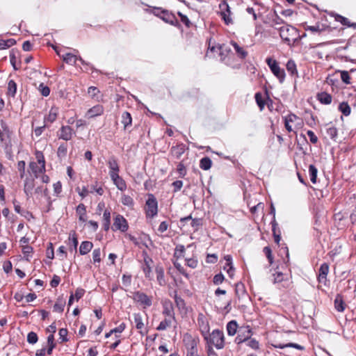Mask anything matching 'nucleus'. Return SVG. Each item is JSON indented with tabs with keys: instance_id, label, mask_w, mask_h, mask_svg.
<instances>
[{
	"instance_id": "nucleus-1",
	"label": "nucleus",
	"mask_w": 356,
	"mask_h": 356,
	"mask_svg": "<svg viewBox=\"0 0 356 356\" xmlns=\"http://www.w3.org/2000/svg\"><path fill=\"white\" fill-rule=\"evenodd\" d=\"M280 36L282 41L289 45L294 44L300 39L298 30L291 25H285L280 30Z\"/></svg>"
},
{
	"instance_id": "nucleus-2",
	"label": "nucleus",
	"mask_w": 356,
	"mask_h": 356,
	"mask_svg": "<svg viewBox=\"0 0 356 356\" xmlns=\"http://www.w3.org/2000/svg\"><path fill=\"white\" fill-rule=\"evenodd\" d=\"M35 157L37 162L31 161L29 163V172L33 174L34 178H38L41 174L44 173L45 168V159L42 152L36 151Z\"/></svg>"
},
{
	"instance_id": "nucleus-3",
	"label": "nucleus",
	"mask_w": 356,
	"mask_h": 356,
	"mask_svg": "<svg viewBox=\"0 0 356 356\" xmlns=\"http://www.w3.org/2000/svg\"><path fill=\"white\" fill-rule=\"evenodd\" d=\"M204 340L209 345L214 346L217 349H222L225 346V337L223 332L220 330H214L209 333Z\"/></svg>"
},
{
	"instance_id": "nucleus-4",
	"label": "nucleus",
	"mask_w": 356,
	"mask_h": 356,
	"mask_svg": "<svg viewBox=\"0 0 356 356\" xmlns=\"http://www.w3.org/2000/svg\"><path fill=\"white\" fill-rule=\"evenodd\" d=\"M158 213V202L152 194L148 195L145 204V213L147 218H154Z\"/></svg>"
},
{
	"instance_id": "nucleus-5",
	"label": "nucleus",
	"mask_w": 356,
	"mask_h": 356,
	"mask_svg": "<svg viewBox=\"0 0 356 356\" xmlns=\"http://www.w3.org/2000/svg\"><path fill=\"white\" fill-rule=\"evenodd\" d=\"M131 298L134 302L139 303L144 309L152 305V298L140 291H134Z\"/></svg>"
},
{
	"instance_id": "nucleus-6",
	"label": "nucleus",
	"mask_w": 356,
	"mask_h": 356,
	"mask_svg": "<svg viewBox=\"0 0 356 356\" xmlns=\"http://www.w3.org/2000/svg\"><path fill=\"white\" fill-rule=\"evenodd\" d=\"M268 67L272 73L278 79L280 83L285 79L284 70L280 66V63L271 58H268Z\"/></svg>"
},
{
	"instance_id": "nucleus-7",
	"label": "nucleus",
	"mask_w": 356,
	"mask_h": 356,
	"mask_svg": "<svg viewBox=\"0 0 356 356\" xmlns=\"http://www.w3.org/2000/svg\"><path fill=\"white\" fill-rule=\"evenodd\" d=\"M184 342L186 348V356H197V341L191 335L186 334L184 337Z\"/></svg>"
},
{
	"instance_id": "nucleus-8",
	"label": "nucleus",
	"mask_w": 356,
	"mask_h": 356,
	"mask_svg": "<svg viewBox=\"0 0 356 356\" xmlns=\"http://www.w3.org/2000/svg\"><path fill=\"white\" fill-rule=\"evenodd\" d=\"M197 325L202 337L206 338V336L209 333L210 327L207 318L202 313L198 314Z\"/></svg>"
},
{
	"instance_id": "nucleus-9",
	"label": "nucleus",
	"mask_w": 356,
	"mask_h": 356,
	"mask_svg": "<svg viewBox=\"0 0 356 356\" xmlns=\"http://www.w3.org/2000/svg\"><path fill=\"white\" fill-rule=\"evenodd\" d=\"M252 331L250 326L241 327L238 330V335L235 339V342L238 344L246 342L250 339Z\"/></svg>"
},
{
	"instance_id": "nucleus-10",
	"label": "nucleus",
	"mask_w": 356,
	"mask_h": 356,
	"mask_svg": "<svg viewBox=\"0 0 356 356\" xmlns=\"http://www.w3.org/2000/svg\"><path fill=\"white\" fill-rule=\"evenodd\" d=\"M129 229V225L127 220L124 218L123 216L118 214L114 218V222L113 225V229L120 230L122 232H125Z\"/></svg>"
},
{
	"instance_id": "nucleus-11",
	"label": "nucleus",
	"mask_w": 356,
	"mask_h": 356,
	"mask_svg": "<svg viewBox=\"0 0 356 356\" xmlns=\"http://www.w3.org/2000/svg\"><path fill=\"white\" fill-rule=\"evenodd\" d=\"M220 10V15L227 25L232 23V19L230 17L231 11L228 3L226 1H222L219 4Z\"/></svg>"
},
{
	"instance_id": "nucleus-12",
	"label": "nucleus",
	"mask_w": 356,
	"mask_h": 356,
	"mask_svg": "<svg viewBox=\"0 0 356 356\" xmlns=\"http://www.w3.org/2000/svg\"><path fill=\"white\" fill-rule=\"evenodd\" d=\"M58 54L63 58V61L70 65H75L77 60H79L82 65H87L86 61L81 57H77L76 56L67 53L64 55L60 56L58 53Z\"/></svg>"
},
{
	"instance_id": "nucleus-13",
	"label": "nucleus",
	"mask_w": 356,
	"mask_h": 356,
	"mask_svg": "<svg viewBox=\"0 0 356 356\" xmlns=\"http://www.w3.org/2000/svg\"><path fill=\"white\" fill-rule=\"evenodd\" d=\"M270 210H271L270 213L273 214V220L271 222L273 234L274 236L275 242L277 244H279L280 239H281V236H280L281 233H280V229H277V223L276 222L275 219V207H273V204H271V205H270Z\"/></svg>"
},
{
	"instance_id": "nucleus-14",
	"label": "nucleus",
	"mask_w": 356,
	"mask_h": 356,
	"mask_svg": "<svg viewBox=\"0 0 356 356\" xmlns=\"http://www.w3.org/2000/svg\"><path fill=\"white\" fill-rule=\"evenodd\" d=\"M161 19L163 20L165 22L173 26H177L179 24L176 16L173 13L169 12L167 10H163Z\"/></svg>"
},
{
	"instance_id": "nucleus-15",
	"label": "nucleus",
	"mask_w": 356,
	"mask_h": 356,
	"mask_svg": "<svg viewBox=\"0 0 356 356\" xmlns=\"http://www.w3.org/2000/svg\"><path fill=\"white\" fill-rule=\"evenodd\" d=\"M104 108L102 105L97 104L90 109L86 113V117L88 118H93L100 116L104 113Z\"/></svg>"
},
{
	"instance_id": "nucleus-16",
	"label": "nucleus",
	"mask_w": 356,
	"mask_h": 356,
	"mask_svg": "<svg viewBox=\"0 0 356 356\" xmlns=\"http://www.w3.org/2000/svg\"><path fill=\"white\" fill-rule=\"evenodd\" d=\"M134 320L135 326L136 329L139 330V333L142 335L146 334L147 330L145 328L141 314L140 313L134 314Z\"/></svg>"
},
{
	"instance_id": "nucleus-17",
	"label": "nucleus",
	"mask_w": 356,
	"mask_h": 356,
	"mask_svg": "<svg viewBox=\"0 0 356 356\" xmlns=\"http://www.w3.org/2000/svg\"><path fill=\"white\" fill-rule=\"evenodd\" d=\"M235 294L239 300L249 299L245 285L241 282H238L235 284Z\"/></svg>"
},
{
	"instance_id": "nucleus-18",
	"label": "nucleus",
	"mask_w": 356,
	"mask_h": 356,
	"mask_svg": "<svg viewBox=\"0 0 356 356\" xmlns=\"http://www.w3.org/2000/svg\"><path fill=\"white\" fill-rule=\"evenodd\" d=\"M108 167L109 168V175L118 174L120 172V167L118 163V159L115 156H112L109 157L107 161Z\"/></svg>"
},
{
	"instance_id": "nucleus-19",
	"label": "nucleus",
	"mask_w": 356,
	"mask_h": 356,
	"mask_svg": "<svg viewBox=\"0 0 356 356\" xmlns=\"http://www.w3.org/2000/svg\"><path fill=\"white\" fill-rule=\"evenodd\" d=\"M162 314L165 316L172 318L174 321H176L174 308L171 301L165 302L163 305Z\"/></svg>"
},
{
	"instance_id": "nucleus-20",
	"label": "nucleus",
	"mask_w": 356,
	"mask_h": 356,
	"mask_svg": "<svg viewBox=\"0 0 356 356\" xmlns=\"http://www.w3.org/2000/svg\"><path fill=\"white\" fill-rule=\"evenodd\" d=\"M73 130L70 126H62L58 134V138L70 140L72 138Z\"/></svg>"
},
{
	"instance_id": "nucleus-21",
	"label": "nucleus",
	"mask_w": 356,
	"mask_h": 356,
	"mask_svg": "<svg viewBox=\"0 0 356 356\" xmlns=\"http://www.w3.org/2000/svg\"><path fill=\"white\" fill-rule=\"evenodd\" d=\"M110 177L118 190L124 191L127 189V184L125 181L119 175V173L116 175H111Z\"/></svg>"
},
{
	"instance_id": "nucleus-22",
	"label": "nucleus",
	"mask_w": 356,
	"mask_h": 356,
	"mask_svg": "<svg viewBox=\"0 0 356 356\" xmlns=\"http://www.w3.org/2000/svg\"><path fill=\"white\" fill-rule=\"evenodd\" d=\"M187 149L186 146L183 143H179L175 146H172L170 149V154L176 159H179Z\"/></svg>"
},
{
	"instance_id": "nucleus-23",
	"label": "nucleus",
	"mask_w": 356,
	"mask_h": 356,
	"mask_svg": "<svg viewBox=\"0 0 356 356\" xmlns=\"http://www.w3.org/2000/svg\"><path fill=\"white\" fill-rule=\"evenodd\" d=\"M35 186V178L27 177L24 179V191L26 196L32 195L33 189Z\"/></svg>"
},
{
	"instance_id": "nucleus-24",
	"label": "nucleus",
	"mask_w": 356,
	"mask_h": 356,
	"mask_svg": "<svg viewBox=\"0 0 356 356\" xmlns=\"http://www.w3.org/2000/svg\"><path fill=\"white\" fill-rule=\"evenodd\" d=\"M329 273V265L327 263L323 264L318 270V280L321 283L325 284L327 282V275Z\"/></svg>"
},
{
	"instance_id": "nucleus-25",
	"label": "nucleus",
	"mask_w": 356,
	"mask_h": 356,
	"mask_svg": "<svg viewBox=\"0 0 356 356\" xmlns=\"http://www.w3.org/2000/svg\"><path fill=\"white\" fill-rule=\"evenodd\" d=\"M152 262V259L148 256H146L144 258V265L143 266V270L145 273V277L149 280L152 279V268L150 266V264Z\"/></svg>"
},
{
	"instance_id": "nucleus-26",
	"label": "nucleus",
	"mask_w": 356,
	"mask_h": 356,
	"mask_svg": "<svg viewBox=\"0 0 356 356\" xmlns=\"http://www.w3.org/2000/svg\"><path fill=\"white\" fill-rule=\"evenodd\" d=\"M288 25L286 24L282 19L279 17L276 16L275 19H273L270 22V27L278 31L279 34L280 33V30L282 29L284 26Z\"/></svg>"
},
{
	"instance_id": "nucleus-27",
	"label": "nucleus",
	"mask_w": 356,
	"mask_h": 356,
	"mask_svg": "<svg viewBox=\"0 0 356 356\" xmlns=\"http://www.w3.org/2000/svg\"><path fill=\"white\" fill-rule=\"evenodd\" d=\"M332 15L334 17L335 20L340 22L341 24L347 26L348 27L356 28V23H351L348 18L339 14H333Z\"/></svg>"
},
{
	"instance_id": "nucleus-28",
	"label": "nucleus",
	"mask_w": 356,
	"mask_h": 356,
	"mask_svg": "<svg viewBox=\"0 0 356 356\" xmlns=\"http://www.w3.org/2000/svg\"><path fill=\"white\" fill-rule=\"evenodd\" d=\"M156 274V279L160 286H164L165 284V280L164 277V269L161 266H157L155 268Z\"/></svg>"
},
{
	"instance_id": "nucleus-29",
	"label": "nucleus",
	"mask_w": 356,
	"mask_h": 356,
	"mask_svg": "<svg viewBox=\"0 0 356 356\" xmlns=\"http://www.w3.org/2000/svg\"><path fill=\"white\" fill-rule=\"evenodd\" d=\"M122 124L124 125V129H127L132 124V118L130 113L124 111L122 113Z\"/></svg>"
},
{
	"instance_id": "nucleus-30",
	"label": "nucleus",
	"mask_w": 356,
	"mask_h": 356,
	"mask_svg": "<svg viewBox=\"0 0 356 356\" xmlns=\"http://www.w3.org/2000/svg\"><path fill=\"white\" fill-rule=\"evenodd\" d=\"M93 244L90 241H83L79 247V252L81 255L88 254L92 250Z\"/></svg>"
},
{
	"instance_id": "nucleus-31",
	"label": "nucleus",
	"mask_w": 356,
	"mask_h": 356,
	"mask_svg": "<svg viewBox=\"0 0 356 356\" xmlns=\"http://www.w3.org/2000/svg\"><path fill=\"white\" fill-rule=\"evenodd\" d=\"M286 68L288 72L290 73L291 76H298L296 64L294 60L291 59L288 60L286 65Z\"/></svg>"
},
{
	"instance_id": "nucleus-32",
	"label": "nucleus",
	"mask_w": 356,
	"mask_h": 356,
	"mask_svg": "<svg viewBox=\"0 0 356 356\" xmlns=\"http://www.w3.org/2000/svg\"><path fill=\"white\" fill-rule=\"evenodd\" d=\"M69 250L71 252L76 251L78 245V239L75 232L70 234L69 236Z\"/></svg>"
},
{
	"instance_id": "nucleus-33",
	"label": "nucleus",
	"mask_w": 356,
	"mask_h": 356,
	"mask_svg": "<svg viewBox=\"0 0 356 356\" xmlns=\"http://www.w3.org/2000/svg\"><path fill=\"white\" fill-rule=\"evenodd\" d=\"M22 252L24 254V258L29 261L33 256V248L28 245H22Z\"/></svg>"
},
{
	"instance_id": "nucleus-34",
	"label": "nucleus",
	"mask_w": 356,
	"mask_h": 356,
	"mask_svg": "<svg viewBox=\"0 0 356 356\" xmlns=\"http://www.w3.org/2000/svg\"><path fill=\"white\" fill-rule=\"evenodd\" d=\"M65 305V300L62 297H59L54 305L53 311L55 312L61 313L64 310Z\"/></svg>"
},
{
	"instance_id": "nucleus-35",
	"label": "nucleus",
	"mask_w": 356,
	"mask_h": 356,
	"mask_svg": "<svg viewBox=\"0 0 356 356\" xmlns=\"http://www.w3.org/2000/svg\"><path fill=\"white\" fill-rule=\"evenodd\" d=\"M103 228L105 231H108L111 225V212L106 209L103 214Z\"/></svg>"
},
{
	"instance_id": "nucleus-36",
	"label": "nucleus",
	"mask_w": 356,
	"mask_h": 356,
	"mask_svg": "<svg viewBox=\"0 0 356 356\" xmlns=\"http://www.w3.org/2000/svg\"><path fill=\"white\" fill-rule=\"evenodd\" d=\"M318 101L324 104H330L332 102V96L327 92H321L317 95Z\"/></svg>"
},
{
	"instance_id": "nucleus-37",
	"label": "nucleus",
	"mask_w": 356,
	"mask_h": 356,
	"mask_svg": "<svg viewBox=\"0 0 356 356\" xmlns=\"http://www.w3.org/2000/svg\"><path fill=\"white\" fill-rule=\"evenodd\" d=\"M226 328L228 335L234 336L237 332L238 324L236 321H231L227 324Z\"/></svg>"
},
{
	"instance_id": "nucleus-38",
	"label": "nucleus",
	"mask_w": 356,
	"mask_h": 356,
	"mask_svg": "<svg viewBox=\"0 0 356 356\" xmlns=\"http://www.w3.org/2000/svg\"><path fill=\"white\" fill-rule=\"evenodd\" d=\"M334 307L338 312H343L345 309V303L340 294H337L334 300Z\"/></svg>"
},
{
	"instance_id": "nucleus-39",
	"label": "nucleus",
	"mask_w": 356,
	"mask_h": 356,
	"mask_svg": "<svg viewBox=\"0 0 356 356\" xmlns=\"http://www.w3.org/2000/svg\"><path fill=\"white\" fill-rule=\"evenodd\" d=\"M76 213L79 215V220L82 222L86 221V209L83 204H79L76 207Z\"/></svg>"
},
{
	"instance_id": "nucleus-40",
	"label": "nucleus",
	"mask_w": 356,
	"mask_h": 356,
	"mask_svg": "<svg viewBox=\"0 0 356 356\" xmlns=\"http://www.w3.org/2000/svg\"><path fill=\"white\" fill-rule=\"evenodd\" d=\"M212 161L209 157L205 156L200 161V168L204 170H208L211 168Z\"/></svg>"
},
{
	"instance_id": "nucleus-41",
	"label": "nucleus",
	"mask_w": 356,
	"mask_h": 356,
	"mask_svg": "<svg viewBox=\"0 0 356 356\" xmlns=\"http://www.w3.org/2000/svg\"><path fill=\"white\" fill-rule=\"evenodd\" d=\"M174 321L172 318L165 317L159 325L157 326L156 330L159 331H163L166 330L168 327H170L172 324V322Z\"/></svg>"
},
{
	"instance_id": "nucleus-42",
	"label": "nucleus",
	"mask_w": 356,
	"mask_h": 356,
	"mask_svg": "<svg viewBox=\"0 0 356 356\" xmlns=\"http://www.w3.org/2000/svg\"><path fill=\"white\" fill-rule=\"evenodd\" d=\"M16 43L15 40L10 38L8 40H0V50L8 49Z\"/></svg>"
},
{
	"instance_id": "nucleus-43",
	"label": "nucleus",
	"mask_w": 356,
	"mask_h": 356,
	"mask_svg": "<svg viewBox=\"0 0 356 356\" xmlns=\"http://www.w3.org/2000/svg\"><path fill=\"white\" fill-rule=\"evenodd\" d=\"M232 45L233 46L235 51L237 55L241 58H245L247 56V51L243 49V48L241 47L236 42H232Z\"/></svg>"
},
{
	"instance_id": "nucleus-44",
	"label": "nucleus",
	"mask_w": 356,
	"mask_h": 356,
	"mask_svg": "<svg viewBox=\"0 0 356 356\" xmlns=\"http://www.w3.org/2000/svg\"><path fill=\"white\" fill-rule=\"evenodd\" d=\"M17 92V84L13 80H10L8 83V95L15 97Z\"/></svg>"
},
{
	"instance_id": "nucleus-45",
	"label": "nucleus",
	"mask_w": 356,
	"mask_h": 356,
	"mask_svg": "<svg viewBox=\"0 0 356 356\" xmlns=\"http://www.w3.org/2000/svg\"><path fill=\"white\" fill-rule=\"evenodd\" d=\"M317 168L315 167V165L311 164L309 166V174L310 177V180L313 184H315L316 182L317 179Z\"/></svg>"
},
{
	"instance_id": "nucleus-46",
	"label": "nucleus",
	"mask_w": 356,
	"mask_h": 356,
	"mask_svg": "<svg viewBox=\"0 0 356 356\" xmlns=\"http://www.w3.org/2000/svg\"><path fill=\"white\" fill-rule=\"evenodd\" d=\"M254 97L260 111H262L264 108V106L266 104V99L263 98L262 94L261 92H257Z\"/></svg>"
},
{
	"instance_id": "nucleus-47",
	"label": "nucleus",
	"mask_w": 356,
	"mask_h": 356,
	"mask_svg": "<svg viewBox=\"0 0 356 356\" xmlns=\"http://www.w3.org/2000/svg\"><path fill=\"white\" fill-rule=\"evenodd\" d=\"M56 118H57V111L56 109L52 108L49 111L48 115L44 117V122H49L50 123H52L56 120Z\"/></svg>"
},
{
	"instance_id": "nucleus-48",
	"label": "nucleus",
	"mask_w": 356,
	"mask_h": 356,
	"mask_svg": "<svg viewBox=\"0 0 356 356\" xmlns=\"http://www.w3.org/2000/svg\"><path fill=\"white\" fill-rule=\"evenodd\" d=\"M121 202L123 205L127 207H133L134 204V200L131 197L127 195H122L121 197Z\"/></svg>"
},
{
	"instance_id": "nucleus-49",
	"label": "nucleus",
	"mask_w": 356,
	"mask_h": 356,
	"mask_svg": "<svg viewBox=\"0 0 356 356\" xmlns=\"http://www.w3.org/2000/svg\"><path fill=\"white\" fill-rule=\"evenodd\" d=\"M67 145L66 143H62L58 148L57 155L59 158H64L67 155Z\"/></svg>"
},
{
	"instance_id": "nucleus-50",
	"label": "nucleus",
	"mask_w": 356,
	"mask_h": 356,
	"mask_svg": "<svg viewBox=\"0 0 356 356\" xmlns=\"http://www.w3.org/2000/svg\"><path fill=\"white\" fill-rule=\"evenodd\" d=\"M273 346L275 347V348H288V347H292V348H295L296 349H298V350H304V347L298 344V343H286V344H280V345H274V344H272Z\"/></svg>"
},
{
	"instance_id": "nucleus-51",
	"label": "nucleus",
	"mask_w": 356,
	"mask_h": 356,
	"mask_svg": "<svg viewBox=\"0 0 356 356\" xmlns=\"http://www.w3.org/2000/svg\"><path fill=\"white\" fill-rule=\"evenodd\" d=\"M339 109L346 116L350 113V107L346 102H342L339 104Z\"/></svg>"
},
{
	"instance_id": "nucleus-52",
	"label": "nucleus",
	"mask_w": 356,
	"mask_h": 356,
	"mask_svg": "<svg viewBox=\"0 0 356 356\" xmlns=\"http://www.w3.org/2000/svg\"><path fill=\"white\" fill-rule=\"evenodd\" d=\"M326 134L331 139L335 140L337 136V129L333 126L327 128Z\"/></svg>"
},
{
	"instance_id": "nucleus-53",
	"label": "nucleus",
	"mask_w": 356,
	"mask_h": 356,
	"mask_svg": "<svg viewBox=\"0 0 356 356\" xmlns=\"http://www.w3.org/2000/svg\"><path fill=\"white\" fill-rule=\"evenodd\" d=\"M67 333L68 331L66 328H61L59 330L58 334L60 343L68 341Z\"/></svg>"
},
{
	"instance_id": "nucleus-54",
	"label": "nucleus",
	"mask_w": 356,
	"mask_h": 356,
	"mask_svg": "<svg viewBox=\"0 0 356 356\" xmlns=\"http://www.w3.org/2000/svg\"><path fill=\"white\" fill-rule=\"evenodd\" d=\"M25 168L26 163L24 161H19L17 163V169L19 172V176L21 179H23L25 175Z\"/></svg>"
},
{
	"instance_id": "nucleus-55",
	"label": "nucleus",
	"mask_w": 356,
	"mask_h": 356,
	"mask_svg": "<svg viewBox=\"0 0 356 356\" xmlns=\"http://www.w3.org/2000/svg\"><path fill=\"white\" fill-rule=\"evenodd\" d=\"M16 51L15 49H12L10 51V62L15 70H19V67L16 65Z\"/></svg>"
},
{
	"instance_id": "nucleus-56",
	"label": "nucleus",
	"mask_w": 356,
	"mask_h": 356,
	"mask_svg": "<svg viewBox=\"0 0 356 356\" xmlns=\"http://www.w3.org/2000/svg\"><path fill=\"white\" fill-rule=\"evenodd\" d=\"M38 340V335L34 332H30L27 335V341L31 344H35Z\"/></svg>"
},
{
	"instance_id": "nucleus-57",
	"label": "nucleus",
	"mask_w": 356,
	"mask_h": 356,
	"mask_svg": "<svg viewBox=\"0 0 356 356\" xmlns=\"http://www.w3.org/2000/svg\"><path fill=\"white\" fill-rule=\"evenodd\" d=\"M272 277H270V280L273 281L274 284L280 283L284 280V275L282 273H277V275L275 273H273Z\"/></svg>"
},
{
	"instance_id": "nucleus-58",
	"label": "nucleus",
	"mask_w": 356,
	"mask_h": 356,
	"mask_svg": "<svg viewBox=\"0 0 356 356\" xmlns=\"http://www.w3.org/2000/svg\"><path fill=\"white\" fill-rule=\"evenodd\" d=\"M92 259L94 263H99L101 261V250L99 248L93 250Z\"/></svg>"
},
{
	"instance_id": "nucleus-59",
	"label": "nucleus",
	"mask_w": 356,
	"mask_h": 356,
	"mask_svg": "<svg viewBox=\"0 0 356 356\" xmlns=\"http://www.w3.org/2000/svg\"><path fill=\"white\" fill-rule=\"evenodd\" d=\"M185 252V247L183 245H178L175 248V257L177 258L183 256L184 252Z\"/></svg>"
},
{
	"instance_id": "nucleus-60",
	"label": "nucleus",
	"mask_w": 356,
	"mask_h": 356,
	"mask_svg": "<svg viewBox=\"0 0 356 356\" xmlns=\"http://www.w3.org/2000/svg\"><path fill=\"white\" fill-rule=\"evenodd\" d=\"M177 170L178 173L179 174V177H184L186 175V170L185 168V165L182 162H180L177 167Z\"/></svg>"
},
{
	"instance_id": "nucleus-61",
	"label": "nucleus",
	"mask_w": 356,
	"mask_h": 356,
	"mask_svg": "<svg viewBox=\"0 0 356 356\" xmlns=\"http://www.w3.org/2000/svg\"><path fill=\"white\" fill-rule=\"evenodd\" d=\"M225 280V277L222 273L216 274L213 279V282L216 285H218L222 283Z\"/></svg>"
},
{
	"instance_id": "nucleus-62",
	"label": "nucleus",
	"mask_w": 356,
	"mask_h": 356,
	"mask_svg": "<svg viewBox=\"0 0 356 356\" xmlns=\"http://www.w3.org/2000/svg\"><path fill=\"white\" fill-rule=\"evenodd\" d=\"M39 90L44 97H47L50 93V89L48 86H44L43 83H41L39 86Z\"/></svg>"
},
{
	"instance_id": "nucleus-63",
	"label": "nucleus",
	"mask_w": 356,
	"mask_h": 356,
	"mask_svg": "<svg viewBox=\"0 0 356 356\" xmlns=\"http://www.w3.org/2000/svg\"><path fill=\"white\" fill-rule=\"evenodd\" d=\"M341 79L343 82H344L346 84L350 83V77L349 76V73L347 71H341Z\"/></svg>"
},
{
	"instance_id": "nucleus-64",
	"label": "nucleus",
	"mask_w": 356,
	"mask_h": 356,
	"mask_svg": "<svg viewBox=\"0 0 356 356\" xmlns=\"http://www.w3.org/2000/svg\"><path fill=\"white\" fill-rule=\"evenodd\" d=\"M247 346H250L252 349H258L259 348V342L254 339H249L246 342Z\"/></svg>"
}]
</instances>
